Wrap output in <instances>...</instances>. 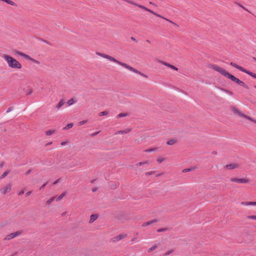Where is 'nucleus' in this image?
<instances>
[{
  "instance_id": "obj_19",
  "label": "nucleus",
  "mask_w": 256,
  "mask_h": 256,
  "mask_svg": "<svg viewBox=\"0 0 256 256\" xmlns=\"http://www.w3.org/2000/svg\"><path fill=\"white\" fill-rule=\"evenodd\" d=\"M14 54H18L20 56H21L22 57H24V53H23L22 52H21L20 51H18V50H14Z\"/></svg>"
},
{
  "instance_id": "obj_11",
  "label": "nucleus",
  "mask_w": 256,
  "mask_h": 256,
  "mask_svg": "<svg viewBox=\"0 0 256 256\" xmlns=\"http://www.w3.org/2000/svg\"><path fill=\"white\" fill-rule=\"evenodd\" d=\"M158 220L156 218H154L152 220H150L148 222H144L142 224V226L144 227V226H148L152 223H154V222H158Z\"/></svg>"
},
{
  "instance_id": "obj_43",
  "label": "nucleus",
  "mask_w": 256,
  "mask_h": 256,
  "mask_svg": "<svg viewBox=\"0 0 256 256\" xmlns=\"http://www.w3.org/2000/svg\"><path fill=\"white\" fill-rule=\"evenodd\" d=\"M250 206H256V202H250Z\"/></svg>"
},
{
  "instance_id": "obj_29",
  "label": "nucleus",
  "mask_w": 256,
  "mask_h": 256,
  "mask_svg": "<svg viewBox=\"0 0 256 256\" xmlns=\"http://www.w3.org/2000/svg\"><path fill=\"white\" fill-rule=\"evenodd\" d=\"M23 58H24L25 59L27 60H31L32 58H31L28 55H27V54H24Z\"/></svg>"
},
{
  "instance_id": "obj_6",
  "label": "nucleus",
  "mask_w": 256,
  "mask_h": 256,
  "mask_svg": "<svg viewBox=\"0 0 256 256\" xmlns=\"http://www.w3.org/2000/svg\"><path fill=\"white\" fill-rule=\"evenodd\" d=\"M11 188H12L11 184H8L7 186L2 188L0 190V192L2 194H6L10 190Z\"/></svg>"
},
{
  "instance_id": "obj_33",
  "label": "nucleus",
  "mask_w": 256,
  "mask_h": 256,
  "mask_svg": "<svg viewBox=\"0 0 256 256\" xmlns=\"http://www.w3.org/2000/svg\"><path fill=\"white\" fill-rule=\"evenodd\" d=\"M248 218L249 219H252L256 220V216H248Z\"/></svg>"
},
{
  "instance_id": "obj_39",
  "label": "nucleus",
  "mask_w": 256,
  "mask_h": 256,
  "mask_svg": "<svg viewBox=\"0 0 256 256\" xmlns=\"http://www.w3.org/2000/svg\"><path fill=\"white\" fill-rule=\"evenodd\" d=\"M48 184V182H46L45 184H42L40 188V190H42L43 189L45 186L47 184Z\"/></svg>"
},
{
  "instance_id": "obj_41",
  "label": "nucleus",
  "mask_w": 256,
  "mask_h": 256,
  "mask_svg": "<svg viewBox=\"0 0 256 256\" xmlns=\"http://www.w3.org/2000/svg\"><path fill=\"white\" fill-rule=\"evenodd\" d=\"M170 68H172L173 70H178V68L174 66H173V65H172V66H170Z\"/></svg>"
},
{
  "instance_id": "obj_54",
  "label": "nucleus",
  "mask_w": 256,
  "mask_h": 256,
  "mask_svg": "<svg viewBox=\"0 0 256 256\" xmlns=\"http://www.w3.org/2000/svg\"><path fill=\"white\" fill-rule=\"evenodd\" d=\"M66 214V212H64L63 213H62V216H64Z\"/></svg>"
},
{
  "instance_id": "obj_24",
  "label": "nucleus",
  "mask_w": 256,
  "mask_h": 256,
  "mask_svg": "<svg viewBox=\"0 0 256 256\" xmlns=\"http://www.w3.org/2000/svg\"><path fill=\"white\" fill-rule=\"evenodd\" d=\"M66 194V192H64L62 194L60 195L58 198H56L57 201L60 200Z\"/></svg>"
},
{
  "instance_id": "obj_56",
  "label": "nucleus",
  "mask_w": 256,
  "mask_h": 256,
  "mask_svg": "<svg viewBox=\"0 0 256 256\" xmlns=\"http://www.w3.org/2000/svg\"><path fill=\"white\" fill-rule=\"evenodd\" d=\"M162 174H156V176H160Z\"/></svg>"
},
{
  "instance_id": "obj_50",
  "label": "nucleus",
  "mask_w": 256,
  "mask_h": 256,
  "mask_svg": "<svg viewBox=\"0 0 256 256\" xmlns=\"http://www.w3.org/2000/svg\"><path fill=\"white\" fill-rule=\"evenodd\" d=\"M130 39L134 41V42H137L136 39L132 37V36L130 38Z\"/></svg>"
},
{
  "instance_id": "obj_21",
  "label": "nucleus",
  "mask_w": 256,
  "mask_h": 256,
  "mask_svg": "<svg viewBox=\"0 0 256 256\" xmlns=\"http://www.w3.org/2000/svg\"><path fill=\"white\" fill-rule=\"evenodd\" d=\"M56 198V196H53L52 198H50L49 200H48L46 203L47 204H50Z\"/></svg>"
},
{
  "instance_id": "obj_34",
  "label": "nucleus",
  "mask_w": 256,
  "mask_h": 256,
  "mask_svg": "<svg viewBox=\"0 0 256 256\" xmlns=\"http://www.w3.org/2000/svg\"><path fill=\"white\" fill-rule=\"evenodd\" d=\"M192 169H193V168H186V169H184V170H182V172H188L190 171Z\"/></svg>"
},
{
  "instance_id": "obj_28",
  "label": "nucleus",
  "mask_w": 256,
  "mask_h": 256,
  "mask_svg": "<svg viewBox=\"0 0 256 256\" xmlns=\"http://www.w3.org/2000/svg\"><path fill=\"white\" fill-rule=\"evenodd\" d=\"M149 164V162L147 160V161H146V162H138V163L136 164V166H142L143 164Z\"/></svg>"
},
{
  "instance_id": "obj_32",
  "label": "nucleus",
  "mask_w": 256,
  "mask_h": 256,
  "mask_svg": "<svg viewBox=\"0 0 256 256\" xmlns=\"http://www.w3.org/2000/svg\"><path fill=\"white\" fill-rule=\"evenodd\" d=\"M168 230L167 228H159L157 232H166Z\"/></svg>"
},
{
  "instance_id": "obj_27",
  "label": "nucleus",
  "mask_w": 256,
  "mask_h": 256,
  "mask_svg": "<svg viewBox=\"0 0 256 256\" xmlns=\"http://www.w3.org/2000/svg\"><path fill=\"white\" fill-rule=\"evenodd\" d=\"M156 160L157 162L159 163V164H160L162 163L163 161L164 160V158H158L156 159Z\"/></svg>"
},
{
  "instance_id": "obj_18",
  "label": "nucleus",
  "mask_w": 256,
  "mask_h": 256,
  "mask_svg": "<svg viewBox=\"0 0 256 256\" xmlns=\"http://www.w3.org/2000/svg\"><path fill=\"white\" fill-rule=\"evenodd\" d=\"M128 115V113H120L118 115H117L116 117L118 118H120L122 117H124Z\"/></svg>"
},
{
  "instance_id": "obj_58",
  "label": "nucleus",
  "mask_w": 256,
  "mask_h": 256,
  "mask_svg": "<svg viewBox=\"0 0 256 256\" xmlns=\"http://www.w3.org/2000/svg\"><path fill=\"white\" fill-rule=\"evenodd\" d=\"M150 4H153V5H154V2H150Z\"/></svg>"
},
{
  "instance_id": "obj_8",
  "label": "nucleus",
  "mask_w": 256,
  "mask_h": 256,
  "mask_svg": "<svg viewBox=\"0 0 256 256\" xmlns=\"http://www.w3.org/2000/svg\"><path fill=\"white\" fill-rule=\"evenodd\" d=\"M126 236V234H120V235L113 238L112 239V240L114 242H118Z\"/></svg>"
},
{
  "instance_id": "obj_44",
  "label": "nucleus",
  "mask_w": 256,
  "mask_h": 256,
  "mask_svg": "<svg viewBox=\"0 0 256 256\" xmlns=\"http://www.w3.org/2000/svg\"><path fill=\"white\" fill-rule=\"evenodd\" d=\"M12 110V107H10L7 110H6V112L8 113V112H11Z\"/></svg>"
},
{
  "instance_id": "obj_10",
  "label": "nucleus",
  "mask_w": 256,
  "mask_h": 256,
  "mask_svg": "<svg viewBox=\"0 0 256 256\" xmlns=\"http://www.w3.org/2000/svg\"><path fill=\"white\" fill-rule=\"evenodd\" d=\"M236 113L238 114L240 116H242V117H244V118H246V119L248 120H249L252 122H256L254 120H253L251 118L248 116H246L242 114L240 112H238V110H236Z\"/></svg>"
},
{
  "instance_id": "obj_59",
  "label": "nucleus",
  "mask_w": 256,
  "mask_h": 256,
  "mask_svg": "<svg viewBox=\"0 0 256 256\" xmlns=\"http://www.w3.org/2000/svg\"><path fill=\"white\" fill-rule=\"evenodd\" d=\"M254 61L256 62V58H254Z\"/></svg>"
},
{
  "instance_id": "obj_22",
  "label": "nucleus",
  "mask_w": 256,
  "mask_h": 256,
  "mask_svg": "<svg viewBox=\"0 0 256 256\" xmlns=\"http://www.w3.org/2000/svg\"><path fill=\"white\" fill-rule=\"evenodd\" d=\"M55 132L54 130H48L46 132V134L48 136H50L54 134Z\"/></svg>"
},
{
  "instance_id": "obj_53",
  "label": "nucleus",
  "mask_w": 256,
  "mask_h": 256,
  "mask_svg": "<svg viewBox=\"0 0 256 256\" xmlns=\"http://www.w3.org/2000/svg\"><path fill=\"white\" fill-rule=\"evenodd\" d=\"M52 144V142H50L48 143L47 144H46V146L50 145V144Z\"/></svg>"
},
{
  "instance_id": "obj_47",
  "label": "nucleus",
  "mask_w": 256,
  "mask_h": 256,
  "mask_svg": "<svg viewBox=\"0 0 256 256\" xmlns=\"http://www.w3.org/2000/svg\"><path fill=\"white\" fill-rule=\"evenodd\" d=\"M31 193H32L31 191H29V192H27L26 194V196H30Z\"/></svg>"
},
{
  "instance_id": "obj_45",
  "label": "nucleus",
  "mask_w": 256,
  "mask_h": 256,
  "mask_svg": "<svg viewBox=\"0 0 256 256\" xmlns=\"http://www.w3.org/2000/svg\"><path fill=\"white\" fill-rule=\"evenodd\" d=\"M24 190H21V191L18 193V194L19 196H21V195L23 194H24Z\"/></svg>"
},
{
  "instance_id": "obj_9",
  "label": "nucleus",
  "mask_w": 256,
  "mask_h": 256,
  "mask_svg": "<svg viewBox=\"0 0 256 256\" xmlns=\"http://www.w3.org/2000/svg\"><path fill=\"white\" fill-rule=\"evenodd\" d=\"M238 164H227L224 166V168L226 170H234L238 168Z\"/></svg>"
},
{
  "instance_id": "obj_51",
  "label": "nucleus",
  "mask_w": 256,
  "mask_h": 256,
  "mask_svg": "<svg viewBox=\"0 0 256 256\" xmlns=\"http://www.w3.org/2000/svg\"><path fill=\"white\" fill-rule=\"evenodd\" d=\"M60 180V179H58L57 180H56L54 183H53V184H56L58 183V182H59Z\"/></svg>"
},
{
  "instance_id": "obj_46",
  "label": "nucleus",
  "mask_w": 256,
  "mask_h": 256,
  "mask_svg": "<svg viewBox=\"0 0 256 256\" xmlns=\"http://www.w3.org/2000/svg\"><path fill=\"white\" fill-rule=\"evenodd\" d=\"M154 172H148L146 173V175H150V174H153Z\"/></svg>"
},
{
  "instance_id": "obj_15",
  "label": "nucleus",
  "mask_w": 256,
  "mask_h": 256,
  "mask_svg": "<svg viewBox=\"0 0 256 256\" xmlns=\"http://www.w3.org/2000/svg\"><path fill=\"white\" fill-rule=\"evenodd\" d=\"M176 140H168L166 142V144L168 145H173L174 144H176Z\"/></svg>"
},
{
  "instance_id": "obj_1",
  "label": "nucleus",
  "mask_w": 256,
  "mask_h": 256,
  "mask_svg": "<svg viewBox=\"0 0 256 256\" xmlns=\"http://www.w3.org/2000/svg\"><path fill=\"white\" fill-rule=\"evenodd\" d=\"M96 55L100 56H102V57L104 58H107V59H108V60H110L111 62H116V63L118 64H120V66H123L124 68L128 70H130L131 72H134L138 74H140V76H143L144 77H146V78L147 77L144 74L140 72H139L137 70L133 68L131 66L128 65V64H126V63L122 62H121L116 60L115 58H114L112 56H110L109 55H108V54H103V53H101V52H96Z\"/></svg>"
},
{
  "instance_id": "obj_5",
  "label": "nucleus",
  "mask_w": 256,
  "mask_h": 256,
  "mask_svg": "<svg viewBox=\"0 0 256 256\" xmlns=\"http://www.w3.org/2000/svg\"><path fill=\"white\" fill-rule=\"evenodd\" d=\"M230 180L232 182H236L238 184H247L249 182V180L248 178H231Z\"/></svg>"
},
{
  "instance_id": "obj_49",
  "label": "nucleus",
  "mask_w": 256,
  "mask_h": 256,
  "mask_svg": "<svg viewBox=\"0 0 256 256\" xmlns=\"http://www.w3.org/2000/svg\"><path fill=\"white\" fill-rule=\"evenodd\" d=\"M4 162H2L0 164V168H2L4 165Z\"/></svg>"
},
{
  "instance_id": "obj_31",
  "label": "nucleus",
  "mask_w": 256,
  "mask_h": 256,
  "mask_svg": "<svg viewBox=\"0 0 256 256\" xmlns=\"http://www.w3.org/2000/svg\"><path fill=\"white\" fill-rule=\"evenodd\" d=\"M108 112L107 111H104V112H100V114H99V115L100 116H105V115H106L108 114Z\"/></svg>"
},
{
  "instance_id": "obj_25",
  "label": "nucleus",
  "mask_w": 256,
  "mask_h": 256,
  "mask_svg": "<svg viewBox=\"0 0 256 256\" xmlns=\"http://www.w3.org/2000/svg\"><path fill=\"white\" fill-rule=\"evenodd\" d=\"M9 172L8 171H6V172H4L2 175L0 176V179H2L4 178H5L7 174H8Z\"/></svg>"
},
{
  "instance_id": "obj_37",
  "label": "nucleus",
  "mask_w": 256,
  "mask_h": 256,
  "mask_svg": "<svg viewBox=\"0 0 256 256\" xmlns=\"http://www.w3.org/2000/svg\"><path fill=\"white\" fill-rule=\"evenodd\" d=\"M86 122V120H82L78 122V124L80 126H82V125L84 124Z\"/></svg>"
},
{
  "instance_id": "obj_26",
  "label": "nucleus",
  "mask_w": 256,
  "mask_h": 256,
  "mask_svg": "<svg viewBox=\"0 0 256 256\" xmlns=\"http://www.w3.org/2000/svg\"><path fill=\"white\" fill-rule=\"evenodd\" d=\"M240 204L243 206H250V202H242Z\"/></svg>"
},
{
  "instance_id": "obj_38",
  "label": "nucleus",
  "mask_w": 256,
  "mask_h": 256,
  "mask_svg": "<svg viewBox=\"0 0 256 256\" xmlns=\"http://www.w3.org/2000/svg\"><path fill=\"white\" fill-rule=\"evenodd\" d=\"M162 63L164 65H165V66H168V67H170V66H172V64H168V63H166V62H162Z\"/></svg>"
},
{
  "instance_id": "obj_30",
  "label": "nucleus",
  "mask_w": 256,
  "mask_h": 256,
  "mask_svg": "<svg viewBox=\"0 0 256 256\" xmlns=\"http://www.w3.org/2000/svg\"><path fill=\"white\" fill-rule=\"evenodd\" d=\"M157 150V148H150V149H147V150H146L144 151L146 152H154L155 150Z\"/></svg>"
},
{
  "instance_id": "obj_7",
  "label": "nucleus",
  "mask_w": 256,
  "mask_h": 256,
  "mask_svg": "<svg viewBox=\"0 0 256 256\" xmlns=\"http://www.w3.org/2000/svg\"><path fill=\"white\" fill-rule=\"evenodd\" d=\"M20 234V232H15L11 233L10 234H8L4 238V240H10L16 236H18Z\"/></svg>"
},
{
  "instance_id": "obj_52",
  "label": "nucleus",
  "mask_w": 256,
  "mask_h": 256,
  "mask_svg": "<svg viewBox=\"0 0 256 256\" xmlns=\"http://www.w3.org/2000/svg\"><path fill=\"white\" fill-rule=\"evenodd\" d=\"M66 144V142H62L61 143V145H62V146H64V145H65V144Z\"/></svg>"
},
{
  "instance_id": "obj_2",
  "label": "nucleus",
  "mask_w": 256,
  "mask_h": 256,
  "mask_svg": "<svg viewBox=\"0 0 256 256\" xmlns=\"http://www.w3.org/2000/svg\"><path fill=\"white\" fill-rule=\"evenodd\" d=\"M210 68H212V70L218 72L224 76L226 78L231 80L232 81L234 82L236 84H238L240 80L238 78H236L233 75L231 74L229 72H227L225 70L224 68L216 66V65H211L210 66Z\"/></svg>"
},
{
  "instance_id": "obj_42",
  "label": "nucleus",
  "mask_w": 256,
  "mask_h": 256,
  "mask_svg": "<svg viewBox=\"0 0 256 256\" xmlns=\"http://www.w3.org/2000/svg\"><path fill=\"white\" fill-rule=\"evenodd\" d=\"M100 132V131L98 132H94L93 134H91V136H96V134H98V133Z\"/></svg>"
},
{
  "instance_id": "obj_14",
  "label": "nucleus",
  "mask_w": 256,
  "mask_h": 256,
  "mask_svg": "<svg viewBox=\"0 0 256 256\" xmlns=\"http://www.w3.org/2000/svg\"><path fill=\"white\" fill-rule=\"evenodd\" d=\"M64 104V100H61L58 103V104H57V106H56V108H58V109H59Z\"/></svg>"
},
{
  "instance_id": "obj_4",
  "label": "nucleus",
  "mask_w": 256,
  "mask_h": 256,
  "mask_svg": "<svg viewBox=\"0 0 256 256\" xmlns=\"http://www.w3.org/2000/svg\"><path fill=\"white\" fill-rule=\"evenodd\" d=\"M230 65L233 66L234 67L236 68L239 70H240L246 73V74H248V75L252 76H252H254V73L251 72H250V71H248L246 69H245L244 68L236 64L233 62H230Z\"/></svg>"
},
{
  "instance_id": "obj_17",
  "label": "nucleus",
  "mask_w": 256,
  "mask_h": 256,
  "mask_svg": "<svg viewBox=\"0 0 256 256\" xmlns=\"http://www.w3.org/2000/svg\"><path fill=\"white\" fill-rule=\"evenodd\" d=\"M74 124L72 123H70L67 124L64 128V130H68L73 126Z\"/></svg>"
},
{
  "instance_id": "obj_60",
  "label": "nucleus",
  "mask_w": 256,
  "mask_h": 256,
  "mask_svg": "<svg viewBox=\"0 0 256 256\" xmlns=\"http://www.w3.org/2000/svg\"><path fill=\"white\" fill-rule=\"evenodd\" d=\"M95 191H96V189H93V190H92V192H95Z\"/></svg>"
},
{
  "instance_id": "obj_3",
  "label": "nucleus",
  "mask_w": 256,
  "mask_h": 256,
  "mask_svg": "<svg viewBox=\"0 0 256 256\" xmlns=\"http://www.w3.org/2000/svg\"><path fill=\"white\" fill-rule=\"evenodd\" d=\"M2 57L10 68L14 69H20L22 68V66L20 62L14 58L6 54L3 55Z\"/></svg>"
},
{
  "instance_id": "obj_55",
  "label": "nucleus",
  "mask_w": 256,
  "mask_h": 256,
  "mask_svg": "<svg viewBox=\"0 0 256 256\" xmlns=\"http://www.w3.org/2000/svg\"><path fill=\"white\" fill-rule=\"evenodd\" d=\"M252 77L255 78L256 79V74H254V76H252Z\"/></svg>"
},
{
  "instance_id": "obj_16",
  "label": "nucleus",
  "mask_w": 256,
  "mask_h": 256,
  "mask_svg": "<svg viewBox=\"0 0 256 256\" xmlns=\"http://www.w3.org/2000/svg\"><path fill=\"white\" fill-rule=\"evenodd\" d=\"M76 102L74 98H71L67 102V104L68 106L73 104Z\"/></svg>"
},
{
  "instance_id": "obj_23",
  "label": "nucleus",
  "mask_w": 256,
  "mask_h": 256,
  "mask_svg": "<svg viewBox=\"0 0 256 256\" xmlns=\"http://www.w3.org/2000/svg\"><path fill=\"white\" fill-rule=\"evenodd\" d=\"M238 84H239V85H240V86H244V88H247V89H248V86L246 85V84H244V83L243 82H242V81H241V80H240V82Z\"/></svg>"
},
{
  "instance_id": "obj_36",
  "label": "nucleus",
  "mask_w": 256,
  "mask_h": 256,
  "mask_svg": "<svg viewBox=\"0 0 256 256\" xmlns=\"http://www.w3.org/2000/svg\"><path fill=\"white\" fill-rule=\"evenodd\" d=\"M30 61H32V62L36 64H40V62L37 60H36L34 59L33 58H32L31 60Z\"/></svg>"
},
{
  "instance_id": "obj_35",
  "label": "nucleus",
  "mask_w": 256,
  "mask_h": 256,
  "mask_svg": "<svg viewBox=\"0 0 256 256\" xmlns=\"http://www.w3.org/2000/svg\"><path fill=\"white\" fill-rule=\"evenodd\" d=\"M238 5L240 6L241 8H243L244 10H246L248 12H249L246 8H244V6H242L240 4H238Z\"/></svg>"
},
{
  "instance_id": "obj_12",
  "label": "nucleus",
  "mask_w": 256,
  "mask_h": 256,
  "mask_svg": "<svg viewBox=\"0 0 256 256\" xmlns=\"http://www.w3.org/2000/svg\"><path fill=\"white\" fill-rule=\"evenodd\" d=\"M131 129L130 128H126L124 130H119V131H118L116 132V133H115V134H128V133L129 132H130L131 131Z\"/></svg>"
},
{
  "instance_id": "obj_13",
  "label": "nucleus",
  "mask_w": 256,
  "mask_h": 256,
  "mask_svg": "<svg viewBox=\"0 0 256 256\" xmlns=\"http://www.w3.org/2000/svg\"><path fill=\"white\" fill-rule=\"evenodd\" d=\"M98 218V214H94L90 216V223L93 222L94 220H96Z\"/></svg>"
},
{
  "instance_id": "obj_48",
  "label": "nucleus",
  "mask_w": 256,
  "mask_h": 256,
  "mask_svg": "<svg viewBox=\"0 0 256 256\" xmlns=\"http://www.w3.org/2000/svg\"><path fill=\"white\" fill-rule=\"evenodd\" d=\"M30 170H29L27 172H26L25 174L27 176V175L29 174H30Z\"/></svg>"
},
{
  "instance_id": "obj_57",
  "label": "nucleus",
  "mask_w": 256,
  "mask_h": 256,
  "mask_svg": "<svg viewBox=\"0 0 256 256\" xmlns=\"http://www.w3.org/2000/svg\"><path fill=\"white\" fill-rule=\"evenodd\" d=\"M136 239V238H134L132 240V242H134V240Z\"/></svg>"
},
{
  "instance_id": "obj_61",
  "label": "nucleus",
  "mask_w": 256,
  "mask_h": 256,
  "mask_svg": "<svg viewBox=\"0 0 256 256\" xmlns=\"http://www.w3.org/2000/svg\"><path fill=\"white\" fill-rule=\"evenodd\" d=\"M147 42H150V41L148 40H146Z\"/></svg>"
},
{
  "instance_id": "obj_40",
  "label": "nucleus",
  "mask_w": 256,
  "mask_h": 256,
  "mask_svg": "<svg viewBox=\"0 0 256 256\" xmlns=\"http://www.w3.org/2000/svg\"><path fill=\"white\" fill-rule=\"evenodd\" d=\"M172 252V250H169L167 252H166L164 254V256H168L169 255L171 252Z\"/></svg>"
},
{
  "instance_id": "obj_20",
  "label": "nucleus",
  "mask_w": 256,
  "mask_h": 256,
  "mask_svg": "<svg viewBox=\"0 0 256 256\" xmlns=\"http://www.w3.org/2000/svg\"><path fill=\"white\" fill-rule=\"evenodd\" d=\"M157 248V246L156 244L150 247L148 250V252H150L154 250Z\"/></svg>"
}]
</instances>
